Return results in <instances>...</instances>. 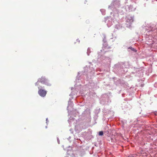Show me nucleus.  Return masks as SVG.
<instances>
[{"mask_svg": "<svg viewBox=\"0 0 157 157\" xmlns=\"http://www.w3.org/2000/svg\"><path fill=\"white\" fill-rule=\"evenodd\" d=\"M146 29L148 30L146 33L147 35H152L153 34L154 35L157 32V26L155 25H151L148 29L147 28H146Z\"/></svg>", "mask_w": 157, "mask_h": 157, "instance_id": "1", "label": "nucleus"}, {"mask_svg": "<svg viewBox=\"0 0 157 157\" xmlns=\"http://www.w3.org/2000/svg\"><path fill=\"white\" fill-rule=\"evenodd\" d=\"M133 21L134 16L130 15H128L126 18V27L128 28H130Z\"/></svg>", "mask_w": 157, "mask_h": 157, "instance_id": "2", "label": "nucleus"}, {"mask_svg": "<svg viewBox=\"0 0 157 157\" xmlns=\"http://www.w3.org/2000/svg\"><path fill=\"white\" fill-rule=\"evenodd\" d=\"M39 82H40L42 84H44L48 86L51 85L48 82V80L43 77H42L41 78H40L38 79L37 82L35 83L36 85H37V83Z\"/></svg>", "mask_w": 157, "mask_h": 157, "instance_id": "3", "label": "nucleus"}, {"mask_svg": "<svg viewBox=\"0 0 157 157\" xmlns=\"http://www.w3.org/2000/svg\"><path fill=\"white\" fill-rule=\"evenodd\" d=\"M38 88L39 89L38 92V93L39 95L42 97L45 96L47 93L46 91L42 89H40L39 87H38Z\"/></svg>", "mask_w": 157, "mask_h": 157, "instance_id": "4", "label": "nucleus"}, {"mask_svg": "<svg viewBox=\"0 0 157 157\" xmlns=\"http://www.w3.org/2000/svg\"><path fill=\"white\" fill-rule=\"evenodd\" d=\"M125 8L126 9H128V10L129 11H134L136 9V7H134L133 6L131 5H127L125 6Z\"/></svg>", "mask_w": 157, "mask_h": 157, "instance_id": "5", "label": "nucleus"}, {"mask_svg": "<svg viewBox=\"0 0 157 157\" xmlns=\"http://www.w3.org/2000/svg\"><path fill=\"white\" fill-rule=\"evenodd\" d=\"M85 114H86L85 116L86 117H89L90 116V112L89 109H87L84 112L83 114V116H85Z\"/></svg>", "mask_w": 157, "mask_h": 157, "instance_id": "6", "label": "nucleus"}, {"mask_svg": "<svg viewBox=\"0 0 157 157\" xmlns=\"http://www.w3.org/2000/svg\"><path fill=\"white\" fill-rule=\"evenodd\" d=\"M72 103L71 101H69L68 104V105L67 108V109L68 108H69V107H71L72 106Z\"/></svg>", "mask_w": 157, "mask_h": 157, "instance_id": "7", "label": "nucleus"}, {"mask_svg": "<svg viewBox=\"0 0 157 157\" xmlns=\"http://www.w3.org/2000/svg\"><path fill=\"white\" fill-rule=\"evenodd\" d=\"M100 11L101 12L102 15H105V10L103 9L100 10Z\"/></svg>", "mask_w": 157, "mask_h": 157, "instance_id": "8", "label": "nucleus"}, {"mask_svg": "<svg viewBox=\"0 0 157 157\" xmlns=\"http://www.w3.org/2000/svg\"><path fill=\"white\" fill-rule=\"evenodd\" d=\"M91 52L90 51V48H88L87 52V54L88 55V56H89L90 55V53Z\"/></svg>", "mask_w": 157, "mask_h": 157, "instance_id": "9", "label": "nucleus"}, {"mask_svg": "<svg viewBox=\"0 0 157 157\" xmlns=\"http://www.w3.org/2000/svg\"><path fill=\"white\" fill-rule=\"evenodd\" d=\"M105 59H104V60H105V61H106V59H108V61H107V62H110V59L109 58V57H106L105 58Z\"/></svg>", "mask_w": 157, "mask_h": 157, "instance_id": "10", "label": "nucleus"}, {"mask_svg": "<svg viewBox=\"0 0 157 157\" xmlns=\"http://www.w3.org/2000/svg\"><path fill=\"white\" fill-rule=\"evenodd\" d=\"M103 132L102 131H100L99 132V136H101L103 135Z\"/></svg>", "mask_w": 157, "mask_h": 157, "instance_id": "11", "label": "nucleus"}, {"mask_svg": "<svg viewBox=\"0 0 157 157\" xmlns=\"http://www.w3.org/2000/svg\"><path fill=\"white\" fill-rule=\"evenodd\" d=\"M129 48L131 49V50H132V51H133L136 52V49H134V48H132V47H129Z\"/></svg>", "mask_w": 157, "mask_h": 157, "instance_id": "12", "label": "nucleus"}, {"mask_svg": "<svg viewBox=\"0 0 157 157\" xmlns=\"http://www.w3.org/2000/svg\"><path fill=\"white\" fill-rule=\"evenodd\" d=\"M112 22L111 21L110 23H108L107 24V25L108 27H110L112 25Z\"/></svg>", "mask_w": 157, "mask_h": 157, "instance_id": "13", "label": "nucleus"}, {"mask_svg": "<svg viewBox=\"0 0 157 157\" xmlns=\"http://www.w3.org/2000/svg\"><path fill=\"white\" fill-rule=\"evenodd\" d=\"M104 38L103 39V41L104 43H105L106 41L105 39V35H104Z\"/></svg>", "mask_w": 157, "mask_h": 157, "instance_id": "14", "label": "nucleus"}, {"mask_svg": "<svg viewBox=\"0 0 157 157\" xmlns=\"http://www.w3.org/2000/svg\"><path fill=\"white\" fill-rule=\"evenodd\" d=\"M57 142H58V143L59 144L60 142H59V138L58 137H57Z\"/></svg>", "mask_w": 157, "mask_h": 157, "instance_id": "15", "label": "nucleus"}, {"mask_svg": "<svg viewBox=\"0 0 157 157\" xmlns=\"http://www.w3.org/2000/svg\"><path fill=\"white\" fill-rule=\"evenodd\" d=\"M113 4V3H111L110 6H109V8H110V7H112V6Z\"/></svg>", "mask_w": 157, "mask_h": 157, "instance_id": "16", "label": "nucleus"}, {"mask_svg": "<svg viewBox=\"0 0 157 157\" xmlns=\"http://www.w3.org/2000/svg\"><path fill=\"white\" fill-rule=\"evenodd\" d=\"M46 123H47V122H48V118H46Z\"/></svg>", "mask_w": 157, "mask_h": 157, "instance_id": "17", "label": "nucleus"}, {"mask_svg": "<svg viewBox=\"0 0 157 157\" xmlns=\"http://www.w3.org/2000/svg\"><path fill=\"white\" fill-rule=\"evenodd\" d=\"M154 114H155V115H157V113H155Z\"/></svg>", "mask_w": 157, "mask_h": 157, "instance_id": "18", "label": "nucleus"}, {"mask_svg": "<svg viewBox=\"0 0 157 157\" xmlns=\"http://www.w3.org/2000/svg\"><path fill=\"white\" fill-rule=\"evenodd\" d=\"M146 4H144V6H145V7L146 6Z\"/></svg>", "mask_w": 157, "mask_h": 157, "instance_id": "19", "label": "nucleus"}, {"mask_svg": "<svg viewBox=\"0 0 157 157\" xmlns=\"http://www.w3.org/2000/svg\"><path fill=\"white\" fill-rule=\"evenodd\" d=\"M70 138H71V137H69V139H70Z\"/></svg>", "mask_w": 157, "mask_h": 157, "instance_id": "20", "label": "nucleus"}, {"mask_svg": "<svg viewBox=\"0 0 157 157\" xmlns=\"http://www.w3.org/2000/svg\"><path fill=\"white\" fill-rule=\"evenodd\" d=\"M70 138H71V137H69V139H70Z\"/></svg>", "mask_w": 157, "mask_h": 157, "instance_id": "21", "label": "nucleus"}]
</instances>
